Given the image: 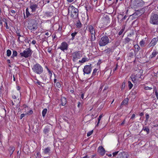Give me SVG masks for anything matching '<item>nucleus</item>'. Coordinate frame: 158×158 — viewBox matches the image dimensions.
I'll return each instance as SVG.
<instances>
[{"mask_svg": "<svg viewBox=\"0 0 158 158\" xmlns=\"http://www.w3.org/2000/svg\"><path fill=\"white\" fill-rule=\"evenodd\" d=\"M68 13L71 12V16L74 19L77 18L78 16V10L73 6H70L68 9Z\"/></svg>", "mask_w": 158, "mask_h": 158, "instance_id": "nucleus-1", "label": "nucleus"}, {"mask_svg": "<svg viewBox=\"0 0 158 158\" xmlns=\"http://www.w3.org/2000/svg\"><path fill=\"white\" fill-rule=\"evenodd\" d=\"M32 70L35 73L39 74H41L43 72V68L38 63H36L33 65Z\"/></svg>", "mask_w": 158, "mask_h": 158, "instance_id": "nucleus-2", "label": "nucleus"}, {"mask_svg": "<svg viewBox=\"0 0 158 158\" xmlns=\"http://www.w3.org/2000/svg\"><path fill=\"white\" fill-rule=\"evenodd\" d=\"M150 23L155 25H158V13H152L150 17Z\"/></svg>", "mask_w": 158, "mask_h": 158, "instance_id": "nucleus-3", "label": "nucleus"}, {"mask_svg": "<svg viewBox=\"0 0 158 158\" xmlns=\"http://www.w3.org/2000/svg\"><path fill=\"white\" fill-rule=\"evenodd\" d=\"M119 151L115 152L112 153L113 156L116 158H128L129 155L125 152H123L118 154Z\"/></svg>", "mask_w": 158, "mask_h": 158, "instance_id": "nucleus-4", "label": "nucleus"}, {"mask_svg": "<svg viewBox=\"0 0 158 158\" xmlns=\"http://www.w3.org/2000/svg\"><path fill=\"white\" fill-rule=\"evenodd\" d=\"M109 42L110 40L108 36L105 35L101 38L99 42V44L100 46H103L106 45Z\"/></svg>", "mask_w": 158, "mask_h": 158, "instance_id": "nucleus-5", "label": "nucleus"}, {"mask_svg": "<svg viewBox=\"0 0 158 158\" xmlns=\"http://www.w3.org/2000/svg\"><path fill=\"white\" fill-rule=\"evenodd\" d=\"M32 53V51L30 48H29L25 50L23 52H20V55L22 56L27 58L31 57Z\"/></svg>", "mask_w": 158, "mask_h": 158, "instance_id": "nucleus-6", "label": "nucleus"}, {"mask_svg": "<svg viewBox=\"0 0 158 158\" xmlns=\"http://www.w3.org/2000/svg\"><path fill=\"white\" fill-rule=\"evenodd\" d=\"M29 8L31 10L32 13L35 12L36 10L39 8L37 4H35L33 2H31L29 4Z\"/></svg>", "mask_w": 158, "mask_h": 158, "instance_id": "nucleus-7", "label": "nucleus"}, {"mask_svg": "<svg viewBox=\"0 0 158 158\" xmlns=\"http://www.w3.org/2000/svg\"><path fill=\"white\" fill-rule=\"evenodd\" d=\"M133 3L135 6L141 7L144 5V2L142 0H134Z\"/></svg>", "mask_w": 158, "mask_h": 158, "instance_id": "nucleus-8", "label": "nucleus"}, {"mask_svg": "<svg viewBox=\"0 0 158 158\" xmlns=\"http://www.w3.org/2000/svg\"><path fill=\"white\" fill-rule=\"evenodd\" d=\"M91 65V64H90L89 65H86L85 66L83 69L84 74H89L91 73L92 69Z\"/></svg>", "mask_w": 158, "mask_h": 158, "instance_id": "nucleus-9", "label": "nucleus"}, {"mask_svg": "<svg viewBox=\"0 0 158 158\" xmlns=\"http://www.w3.org/2000/svg\"><path fill=\"white\" fill-rule=\"evenodd\" d=\"M68 48V45L65 42H62L61 46L59 47V48L61 50L64 51V50H67Z\"/></svg>", "mask_w": 158, "mask_h": 158, "instance_id": "nucleus-10", "label": "nucleus"}, {"mask_svg": "<svg viewBox=\"0 0 158 158\" xmlns=\"http://www.w3.org/2000/svg\"><path fill=\"white\" fill-rule=\"evenodd\" d=\"M73 61L75 62L77 58H79L81 56V54L79 52H76L73 53Z\"/></svg>", "mask_w": 158, "mask_h": 158, "instance_id": "nucleus-11", "label": "nucleus"}, {"mask_svg": "<svg viewBox=\"0 0 158 158\" xmlns=\"http://www.w3.org/2000/svg\"><path fill=\"white\" fill-rule=\"evenodd\" d=\"M158 41V37H157L156 38H154L152 40L151 42L149 44L148 46V47L150 48L152 46H154L156 44V43Z\"/></svg>", "mask_w": 158, "mask_h": 158, "instance_id": "nucleus-12", "label": "nucleus"}, {"mask_svg": "<svg viewBox=\"0 0 158 158\" xmlns=\"http://www.w3.org/2000/svg\"><path fill=\"white\" fill-rule=\"evenodd\" d=\"M50 124H48L46 126L43 130V132L45 135H48V133L50 131Z\"/></svg>", "mask_w": 158, "mask_h": 158, "instance_id": "nucleus-13", "label": "nucleus"}, {"mask_svg": "<svg viewBox=\"0 0 158 158\" xmlns=\"http://www.w3.org/2000/svg\"><path fill=\"white\" fill-rule=\"evenodd\" d=\"M142 14V13H141L139 10H138L136 11L134 13L131 15V16L134 19H136L141 16Z\"/></svg>", "mask_w": 158, "mask_h": 158, "instance_id": "nucleus-14", "label": "nucleus"}, {"mask_svg": "<svg viewBox=\"0 0 158 158\" xmlns=\"http://www.w3.org/2000/svg\"><path fill=\"white\" fill-rule=\"evenodd\" d=\"M89 31L90 32L91 34L94 35V33H95V31L94 29V27L91 25H88L87 26Z\"/></svg>", "mask_w": 158, "mask_h": 158, "instance_id": "nucleus-15", "label": "nucleus"}, {"mask_svg": "<svg viewBox=\"0 0 158 158\" xmlns=\"http://www.w3.org/2000/svg\"><path fill=\"white\" fill-rule=\"evenodd\" d=\"M98 151L102 156H103L105 153V150L102 146H100L98 148Z\"/></svg>", "mask_w": 158, "mask_h": 158, "instance_id": "nucleus-16", "label": "nucleus"}, {"mask_svg": "<svg viewBox=\"0 0 158 158\" xmlns=\"http://www.w3.org/2000/svg\"><path fill=\"white\" fill-rule=\"evenodd\" d=\"M38 28L37 23H36L32 24V26L29 27L28 28L31 30L34 31L36 30Z\"/></svg>", "mask_w": 158, "mask_h": 158, "instance_id": "nucleus-17", "label": "nucleus"}, {"mask_svg": "<svg viewBox=\"0 0 158 158\" xmlns=\"http://www.w3.org/2000/svg\"><path fill=\"white\" fill-rule=\"evenodd\" d=\"M129 101V99L128 98H125L121 102L120 105L121 108H122V106L123 105H126L128 104Z\"/></svg>", "mask_w": 158, "mask_h": 158, "instance_id": "nucleus-18", "label": "nucleus"}, {"mask_svg": "<svg viewBox=\"0 0 158 158\" xmlns=\"http://www.w3.org/2000/svg\"><path fill=\"white\" fill-rule=\"evenodd\" d=\"M61 104L63 106H64L66 104L67 100L64 97H62L61 99Z\"/></svg>", "mask_w": 158, "mask_h": 158, "instance_id": "nucleus-19", "label": "nucleus"}, {"mask_svg": "<svg viewBox=\"0 0 158 158\" xmlns=\"http://www.w3.org/2000/svg\"><path fill=\"white\" fill-rule=\"evenodd\" d=\"M51 148L49 147H48L44 149V153L45 154L49 155L50 153Z\"/></svg>", "mask_w": 158, "mask_h": 158, "instance_id": "nucleus-20", "label": "nucleus"}, {"mask_svg": "<svg viewBox=\"0 0 158 158\" xmlns=\"http://www.w3.org/2000/svg\"><path fill=\"white\" fill-rule=\"evenodd\" d=\"M130 36H131V35H128L127 36V37L124 40H125V43H128L130 41H133V40L131 38H129L128 37H130Z\"/></svg>", "mask_w": 158, "mask_h": 158, "instance_id": "nucleus-21", "label": "nucleus"}, {"mask_svg": "<svg viewBox=\"0 0 158 158\" xmlns=\"http://www.w3.org/2000/svg\"><path fill=\"white\" fill-rule=\"evenodd\" d=\"M127 17V16H126V15H125L123 17V15L121 14H120L118 15V17H117V19L118 20L119 19H120L121 18H122L120 20V21H121V22H122Z\"/></svg>", "mask_w": 158, "mask_h": 158, "instance_id": "nucleus-22", "label": "nucleus"}, {"mask_svg": "<svg viewBox=\"0 0 158 158\" xmlns=\"http://www.w3.org/2000/svg\"><path fill=\"white\" fill-rule=\"evenodd\" d=\"M112 49L110 48H107L104 50V52L107 55H110L113 51Z\"/></svg>", "mask_w": 158, "mask_h": 158, "instance_id": "nucleus-23", "label": "nucleus"}, {"mask_svg": "<svg viewBox=\"0 0 158 158\" xmlns=\"http://www.w3.org/2000/svg\"><path fill=\"white\" fill-rule=\"evenodd\" d=\"M26 17L28 18V17L31 15V14L29 11V9L28 7L27 8L26 10ZM24 18H25V16L24 15Z\"/></svg>", "mask_w": 158, "mask_h": 158, "instance_id": "nucleus-24", "label": "nucleus"}, {"mask_svg": "<svg viewBox=\"0 0 158 158\" xmlns=\"http://www.w3.org/2000/svg\"><path fill=\"white\" fill-rule=\"evenodd\" d=\"M15 148L14 147H10L9 148L8 150L9 152V154L10 155H12L13 154V152L15 150Z\"/></svg>", "mask_w": 158, "mask_h": 158, "instance_id": "nucleus-25", "label": "nucleus"}, {"mask_svg": "<svg viewBox=\"0 0 158 158\" xmlns=\"http://www.w3.org/2000/svg\"><path fill=\"white\" fill-rule=\"evenodd\" d=\"M97 69H95L94 70L92 74V76L89 79H91L92 78H94V76L96 75V73H97Z\"/></svg>", "mask_w": 158, "mask_h": 158, "instance_id": "nucleus-26", "label": "nucleus"}, {"mask_svg": "<svg viewBox=\"0 0 158 158\" xmlns=\"http://www.w3.org/2000/svg\"><path fill=\"white\" fill-rule=\"evenodd\" d=\"M142 130L146 131L147 134H149V129L147 127H143Z\"/></svg>", "mask_w": 158, "mask_h": 158, "instance_id": "nucleus-27", "label": "nucleus"}, {"mask_svg": "<svg viewBox=\"0 0 158 158\" xmlns=\"http://www.w3.org/2000/svg\"><path fill=\"white\" fill-rule=\"evenodd\" d=\"M135 48V50L134 52H138L140 49V47L138 44L135 45L134 46Z\"/></svg>", "mask_w": 158, "mask_h": 158, "instance_id": "nucleus-28", "label": "nucleus"}, {"mask_svg": "<svg viewBox=\"0 0 158 158\" xmlns=\"http://www.w3.org/2000/svg\"><path fill=\"white\" fill-rule=\"evenodd\" d=\"M76 25L77 28H80L82 27V24L80 21L78 20L76 24Z\"/></svg>", "mask_w": 158, "mask_h": 158, "instance_id": "nucleus-29", "label": "nucleus"}, {"mask_svg": "<svg viewBox=\"0 0 158 158\" xmlns=\"http://www.w3.org/2000/svg\"><path fill=\"white\" fill-rule=\"evenodd\" d=\"M88 59L87 58L85 57H83L82 59L81 60H79V62L81 63H84L86 61H87Z\"/></svg>", "mask_w": 158, "mask_h": 158, "instance_id": "nucleus-30", "label": "nucleus"}, {"mask_svg": "<svg viewBox=\"0 0 158 158\" xmlns=\"http://www.w3.org/2000/svg\"><path fill=\"white\" fill-rule=\"evenodd\" d=\"M130 78H131V80L133 83H135V82L136 78L135 77V76H134V74H132L131 75Z\"/></svg>", "mask_w": 158, "mask_h": 158, "instance_id": "nucleus-31", "label": "nucleus"}, {"mask_svg": "<svg viewBox=\"0 0 158 158\" xmlns=\"http://www.w3.org/2000/svg\"><path fill=\"white\" fill-rule=\"evenodd\" d=\"M48 110L46 108L44 109L42 112V115L43 117H44L46 114Z\"/></svg>", "mask_w": 158, "mask_h": 158, "instance_id": "nucleus-32", "label": "nucleus"}, {"mask_svg": "<svg viewBox=\"0 0 158 158\" xmlns=\"http://www.w3.org/2000/svg\"><path fill=\"white\" fill-rule=\"evenodd\" d=\"M157 54V52H153L152 54L150 56V58H152L154 57H155L156 55Z\"/></svg>", "mask_w": 158, "mask_h": 158, "instance_id": "nucleus-33", "label": "nucleus"}, {"mask_svg": "<svg viewBox=\"0 0 158 158\" xmlns=\"http://www.w3.org/2000/svg\"><path fill=\"white\" fill-rule=\"evenodd\" d=\"M142 72H140V70L139 71V72L138 73V74H134V76H135V77L137 78V77H139L141 78V77L142 75L141 73Z\"/></svg>", "mask_w": 158, "mask_h": 158, "instance_id": "nucleus-34", "label": "nucleus"}, {"mask_svg": "<svg viewBox=\"0 0 158 158\" xmlns=\"http://www.w3.org/2000/svg\"><path fill=\"white\" fill-rule=\"evenodd\" d=\"M96 39L95 36V33H94V35L91 34V41L94 40Z\"/></svg>", "mask_w": 158, "mask_h": 158, "instance_id": "nucleus-35", "label": "nucleus"}, {"mask_svg": "<svg viewBox=\"0 0 158 158\" xmlns=\"http://www.w3.org/2000/svg\"><path fill=\"white\" fill-rule=\"evenodd\" d=\"M128 85L129 89H131L133 86V85L131 83V81H128Z\"/></svg>", "mask_w": 158, "mask_h": 158, "instance_id": "nucleus-36", "label": "nucleus"}, {"mask_svg": "<svg viewBox=\"0 0 158 158\" xmlns=\"http://www.w3.org/2000/svg\"><path fill=\"white\" fill-rule=\"evenodd\" d=\"M17 55V52L16 51L14 50L13 52L12 56H11V58H13L14 57L16 56Z\"/></svg>", "mask_w": 158, "mask_h": 158, "instance_id": "nucleus-37", "label": "nucleus"}, {"mask_svg": "<svg viewBox=\"0 0 158 158\" xmlns=\"http://www.w3.org/2000/svg\"><path fill=\"white\" fill-rule=\"evenodd\" d=\"M125 27H122V29L120 30L118 33V35H121L124 31Z\"/></svg>", "mask_w": 158, "mask_h": 158, "instance_id": "nucleus-38", "label": "nucleus"}, {"mask_svg": "<svg viewBox=\"0 0 158 158\" xmlns=\"http://www.w3.org/2000/svg\"><path fill=\"white\" fill-rule=\"evenodd\" d=\"M77 32H74L71 34V35L72 36V38H71L72 40H73L74 39L75 36L77 34Z\"/></svg>", "mask_w": 158, "mask_h": 158, "instance_id": "nucleus-39", "label": "nucleus"}, {"mask_svg": "<svg viewBox=\"0 0 158 158\" xmlns=\"http://www.w3.org/2000/svg\"><path fill=\"white\" fill-rule=\"evenodd\" d=\"M6 53H7L6 54H7V56H10L11 55V51L9 49H8L7 50Z\"/></svg>", "mask_w": 158, "mask_h": 158, "instance_id": "nucleus-40", "label": "nucleus"}, {"mask_svg": "<svg viewBox=\"0 0 158 158\" xmlns=\"http://www.w3.org/2000/svg\"><path fill=\"white\" fill-rule=\"evenodd\" d=\"M139 44L141 46L144 47L145 46V42L143 40H141L139 42Z\"/></svg>", "mask_w": 158, "mask_h": 158, "instance_id": "nucleus-41", "label": "nucleus"}, {"mask_svg": "<svg viewBox=\"0 0 158 158\" xmlns=\"http://www.w3.org/2000/svg\"><path fill=\"white\" fill-rule=\"evenodd\" d=\"M125 83L124 82H123L122 85L121 86V89L123 90L124 89L125 87Z\"/></svg>", "mask_w": 158, "mask_h": 158, "instance_id": "nucleus-42", "label": "nucleus"}, {"mask_svg": "<svg viewBox=\"0 0 158 158\" xmlns=\"http://www.w3.org/2000/svg\"><path fill=\"white\" fill-rule=\"evenodd\" d=\"M93 130L89 132L87 134V136L88 137V136H90L93 133Z\"/></svg>", "mask_w": 158, "mask_h": 158, "instance_id": "nucleus-43", "label": "nucleus"}, {"mask_svg": "<svg viewBox=\"0 0 158 158\" xmlns=\"http://www.w3.org/2000/svg\"><path fill=\"white\" fill-rule=\"evenodd\" d=\"M145 117H146V121H148V119L149 117V115L148 114H147L145 115Z\"/></svg>", "mask_w": 158, "mask_h": 158, "instance_id": "nucleus-44", "label": "nucleus"}, {"mask_svg": "<svg viewBox=\"0 0 158 158\" xmlns=\"http://www.w3.org/2000/svg\"><path fill=\"white\" fill-rule=\"evenodd\" d=\"M2 18V17H0V27L2 28L3 27V24H2V20H1V19Z\"/></svg>", "mask_w": 158, "mask_h": 158, "instance_id": "nucleus-45", "label": "nucleus"}, {"mask_svg": "<svg viewBox=\"0 0 158 158\" xmlns=\"http://www.w3.org/2000/svg\"><path fill=\"white\" fill-rule=\"evenodd\" d=\"M153 90H154V91H155V94H156V95H157V89H156V86H154L153 87Z\"/></svg>", "mask_w": 158, "mask_h": 158, "instance_id": "nucleus-46", "label": "nucleus"}, {"mask_svg": "<svg viewBox=\"0 0 158 158\" xmlns=\"http://www.w3.org/2000/svg\"><path fill=\"white\" fill-rule=\"evenodd\" d=\"M11 12L12 14V15L10 14V15L12 16H14L15 14V11L14 10H12L11 11Z\"/></svg>", "mask_w": 158, "mask_h": 158, "instance_id": "nucleus-47", "label": "nucleus"}, {"mask_svg": "<svg viewBox=\"0 0 158 158\" xmlns=\"http://www.w3.org/2000/svg\"><path fill=\"white\" fill-rule=\"evenodd\" d=\"M134 56V53L132 52L129 53V56L130 57H132Z\"/></svg>", "mask_w": 158, "mask_h": 158, "instance_id": "nucleus-48", "label": "nucleus"}, {"mask_svg": "<svg viewBox=\"0 0 158 158\" xmlns=\"http://www.w3.org/2000/svg\"><path fill=\"white\" fill-rule=\"evenodd\" d=\"M102 114H101L99 116V117L98 118V121L99 123H100V121L101 119V118L102 117Z\"/></svg>", "mask_w": 158, "mask_h": 158, "instance_id": "nucleus-49", "label": "nucleus"}, {"mask_svg": "<svg viewBox=\"0 0 158 158\" xmlns=\"http://www.w3.org/2000/svg\"><path fill=\"white\" fill-rule=\"evenodd\" d=\"M36 156H37L36 157H37L38 158H40V152L39 151L37 152Z\"/></svg>", "mask_w": 158, "mask_h": 158, "instance_id": "nucleus-50", "label": "nucleus"}, {"mask_svg": "<svg viewBox=\"0 0 158 158\" xmlns=\"http://www.w3.org/2000/svg\"><path fill=\"white\" fill-rule=\"evenodd\" d=\"M144 89H145L146 90H151L152 89V88L149 87L148 86L145 87Z\"/></svg>", "mask_w": 158, "mask_h": 158, "instance_id": "nucleus-51", "label": "nucleus"}, {"mask_svg": "<svg viewBox=\"0 0 158 158\" xmlns=\"http://www.w3.org/2000/svg\"><path fill=\"white\" fill-rule=\"evenodd\" d=\"M17 35L19 37L21 36V35L20 34V32H19V31L18 29L17 31L16 32Z\"/></svg>", "mask_w": 158, "mask_h": 158, "instance_id": "nucleus-52", "label": "nucleus"}, {"mask_svg": "<svg viewBox=\"0 0 158 158\" xmlns=\"http://www.w3.org/2000/svg\"><path fill=\"white\" fill-rule=\"evenodd\" d=\"M2 88H3V86H2V85L0 87V95L2 93Z\"/></svg>", "mask_w": 158, "mask_h": 158, "instance_id": "nucleus-53", "label": "nucleus"}, {"mask_svg": "<svg viewBox=\"0 0 158 158\" xmlns=\"http://www.w3.org/2000/svg\"><path fill=\"white\" fill-rule=\"evenodd\" d=\"M5 23V26L6 27V29H9V27L7 25V22Z\"/></svg>", "mask_w": 158, "mask_h": 158, "instance_id": "nucleus-54", "label": "nucleus"}, {"mask_svg": "<svg viewBox=\"0 0 158 158\" xmlns=\"http://www.w3.org/2000/svg\"><path fill=\"white\" fill-rule=\"evenodd\" d=\"M1 19H2V20L5 23L7 22V20L6 18H3V19H2V18Z\"/></svg>", "mask_w": 158, "mask_h": 158, "instance_id": "nucleus-55", "label": "nucleus"}, {"mask_svg": "<svg viewBox=\"0 0 158 158\" xmlns=\"http://www.w3.org/2000/svg\"><path fill=\"white\" fill-rule=\"evenodd\" d=\"M56 86L58 88L60 87V84L59 82H57V83H56Z\"/></svg>", "mask_w": 158, "mask_h": 158, "instance_id": "nucleus-56", "label": "nucleus"}, {"mask_svg": "<svg viewBox=\"0 0 158 158\" xmlns=\"http://www.w3.org/2000/svg\"><path fill=\"white\" fill-rule=\"evenodd\" d=\"M25 116V114H21L20 116V119H22Z\"/></svg>", "mask_w": 158, "mask_h": 158, "instance_id": "nucleus-57", "label": "nucleus"}, {"mask_svg": "<svg viewBox=\"0 0 158 158\" xmlns=\"http://www.w3.org/2000/svg\"><path fill=\"white\" fill-rule=\"evenodd\" d=\"M51 13V12H46L45 13V14L47 16H48L50 15V14Z\"/></svg>", "mask_w": 158, "mask_h": 158, "instance_id": "nucleus-58", "label": "nucleus"}, {"mask_svg": "<svg viewBox=\"0 0 158 158\" xmlns=\"http://www.w3.org/2000/svg\"><path fill=\"white\" fill-rule=\"evenodd\" d=\"M135 116V115L134 114H132V116L131 118V119H133Z\"/></svg>", "mask_w": 158, "mask_h": 158, "instance_id": "nucleus-59", "label": "nucleus"}, {"mask_svg": "<svg viewBox=\"0 0 158 158\" xmlns=\"http://www.w3.org/2000/svg\"><path fill=\"white\" fill-rule=\"evenodd\" d=\"M118 66V63H117V64H116V66L115 67V68L114 69V71H115L116 70H117V69Z\"/></svg>", "mask_w": 158, "mask_h": 158, "instance_id": "nucleus-60", "label": "nucleus"}, {"mask_svg": "<svg viewBox=\"0 0 158 158\" xmlns=\"http://www.w3.org/2000/svg\"><path fill=\"white\" fill-rule=\"evenodd\" d=\"M33 113V111L32 110H30L27 113L31 114Z\"/></svg>", "mask_w": 158, "mask_h": 158, "instance_id": "nucleus-61", "label": "nucleus"}, {"mask_svg": "<svg viewBox=\"0 0 158 158\" xmlns=\"http://www.w3.org/2000/svg\"><path fill=\"white\" fill-rule=\"evenodd\" d=\"M48 73H49V76L50 77H51L52 76V73L51 72V71L50 70H49L48 71Z\"/></svg>", "mask_w": 158, "mask_h": 158, "instance_id": "nucleus-62", "label": "nucleus"}, {"mask_svg": "<svg viewBox=\"0 0 158 158\" xmlns=\"http://www.w3.org/2000/svg\"><path fill=\"white\" fill-rule=\"evenodd\" d=\"M51 51H52V50L51 49H50V48H49L48 49V52L50 53H52Z\"/></svg>", "mask_w": 158, "mask_h": 158, "instance_id": "nucleus-63", "label": "nucleus"}, {"mask_svg": "<svg viewBox=\"0 0 158 158\" xmlns=\"http://www.w3.org/2000/svg\"><path fill=\"white\" fill-rule=\"evenodd\" d=\"M80 105H81V102H78L77 107L78 108L80 107Z\"/></svg>", "mask_w": 158, "mask_h": 158, "instance_id": "nucleus-64", "label": "nucleus"}]
</instances>
